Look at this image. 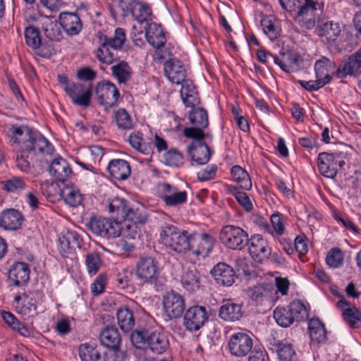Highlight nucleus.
<instances>
[{
    "label": "nucleus",
    "instance_id": "b1692460",
    "mask_svg": "<svg viewBox=\"0 0 361 361\" xmlns=\"http://www.w3.org/2000/svg\"><path fill=\"white\" fill-rule=\"evenodd\" d=\"M145 37L149 44L154 48L160 49L163 47L166 38L160 24L151 23L145 28Z\"/></svg>",
    "mask_w": 361,
    "mask_h": 361
},
{
    "label": "nucleus",
    "instance_id": "f257e3e1",
    "mask_svg": "<svg viewBox=\"0 0 361 361\" xmlns=\"http://www.w3.org/2000/svg\"><path fill=\"white\" fill-rule=\"evenodd\" d=\"M130 341L137 349H149L155 354H162L169 346L167 336L162 331L137 327L130 334Z\"/></svg>",
    "mask_w": 361,
    "mask_h": 361
},
{
    "label": "nucleus",
    "instance_id": "4c0bfd02",
    "mask_svg": "<svg viewBox=\"0 0 361 361\" xmlns=\"http://www.w3.org/2000/svg\"><path fill=\"white\" fill-rule=\"evenodd\" d=\"M308 331L312 341L321 343L326 341V331L324 324L318 318H314L309 321Z\"/></svg>",
    "mask_w": 361,
    "mask_h": 361
},
{
    "label": "nucleus",
    "instance_id": "a18cd8bd",
    "mask_svg": "<svg viewBox=\"0 0 361 361\" xmlns=\"http://www.w3.org/2000/svg\"><path fill=\"white\" fill-rule=\"evenodd\" d=\"M314 70L317 75V78H323L326 75H330L329 73L334 71L332 74L336 71V63L330 59L322 56L318 59L314 64Z\"/></svg>",
    "mask_w": 361,
    "mask_h": 361
},
{
    "label": "nucleus",
    "instance_id": "5fc2aeb1",
    "mask_svg": "<svg viewBox=\"0 0 361 361\" xmlns=\"http://www.w3.org/2000/svg\"><path fill=\"white\" fill-rule=\"evenodd\" d=\"M114 121L119 129L127 130L133 128L130 116L125 109H119L115 112Z\"/></svg>",
    "mask_w": 361,
    "mask_h": 361
},
{
    "label": "nucleus",
    "instance_id": "a878e982",
    "mask_svg": "<svg viewBox=\"0 0 361 361\" xmlns=\"http://www.w3.org/2000/svg\"><path fill=\"white\" fill-rule=\"evenodd\" d=\"M8 279L12 281L15 286L25 285L30 278V269L25 262H16L9 270Z\"/></svg>",
    "mask_w": 361,
    "mask_h": 361
},
{
    "label": "nucleus",
    "instance_id": "864d4df0",
    "mask_svg": "<svg viewBox=\"0 0 361 361\" xmlns=\"http://www.w3.org/2000/svg\"><path fill=\"white\" fill-rule=\"evenodd\" d=\"M25 37L26 44L32 48L33 49H39L42 40H41V36H40V32L34 26H29L25 28Z\"/></svg>",
    "mask_w": 361,
    "mask_h": 361
},
{
    "label": "nucleus",
    "instance_id": "09e8293b",
    "mask_svg": "<svg viewBox=\"0 0 361 361\" xmlns=\"http://www.w3.org/2000/svg\"><path fill=\"white\" fill-rule=\"evenodd\" d=\"M59 194L66 203L71 207H77L82 202L80 193L71 187L59 189Z\"/></svg>",
    "mask_w": 361,
    "mask_h": 361
},
{
    "label": "nucleus",
    "instance_id": "ea45409f",
    "mask_svg": "<svg viewBox=\"0 0 361 361\" xmlns=\"http://www.w3.org/2000/svg\"><path fill=\"white\" fill-rule=\"evenodd\" d=\"M118 324L124 332L130 331L135 325L133 312L128 307H121L117 311Z\"/></svg>",
    "mask_w": 361,
    "mask_h": 361
},
{
    "label": "nucleus",
    "instance_id": "58836bf2",
    "mask_svg": "<svg viewBox=\"0 0 361 361\" xmlns=\"http://www.w3.org/2000/svg\"><path fill=\"white\" fill-rule=\"evenodd\" d=\"M78 353L81 361H99L101 358L100 351L94 343L81 344L78 348Z\"/></svg>",
    "mask_w": 361,
    "mask_h": 361
},
{
    "label": "nucleus",
    "instance_id": "49530a36",
    "mask_svg": "<svg viewBox=\"0 0 361 361\" xmlns=\"http://www.w3.org/2000/svg\"><path fill=\"white\" fill-rule=\"evenodd\" d=\"M189 120L192 125L207 128L209 125L208 115L207 111L201 107H192L189 114Z\"/></svg>",
    "mask_w": 361,
    "mask_h": 361
},
{
    "label": "nucleus",
    "instance_id": "473e14b6",
    "mask_svg": "<svg viewBox=\"0 0 361 361\" xmlns=\"http://www.w3.org/2000/svg\"><path fill=\"white\" fill-rule=\"evenodd\" d=\"M181 283L190 292H195L200 288V274L195 267H188L183 271Z\"/></svg>",
    "mask_w": 361,
    "mask_h": 361
},
{
    "label": "nucleus",
    "instance_id": "052dcab7",
    "mask_svg": "<svg viewBox=\"0 0 361 361\" xmlns=\"http://www.w3.org/2000/svg\"><path fill=\"white\" fill-rule=\"evenodd\" d=\"M183 155L176 148L169 149L164 155L165 164L171 166L183 165Z\"/></svg>",
    "mask_w": 361,
    "mask_h": 361
},
{
    "label": "nucleus",
    "instance_id": "c85d7f7f",
    "mask_svg": "<svg viewBox=\"0 0 361 361\" xmlns=\"http://www.w3.org/2000/svg\"><path fill=\"white\" fill-rule=\"evenodd\" d=\"M99 341L109 349L120 348L121 337L115 326H106L100 331Z\"/></svg>",
    "mask_w": 361,
    "mask_h": 361
},
{
    "label": "nucleus",
    "instance_id": "a19ab883",
    "mask_svg": "<svg viewBox=\"0 0 361 361\" xmlns=\"http://www.w3.org/2000/svg\"><path fill=\"white\" fill-rule=\"evenodd\" d=\"M197 241L195 243V248L192 252L197 255L208 254L214 247L215 240L208 234L203 233L200 237L195 235Z\"/></svg>",
    "mask_w": 361,
    "mask_h": 361
},
{
    "label": "nucleus",
    "instance_id": "4be33fe9",
    "mask_svg": "<svg viewBox=\"0 0 361 361\" xmlns=\"http://www.w3.org/2000/svg\"><path fill=\"white\" fill-rule=\"evenodd\" d=\"M23 221V214L15 209L2 212L0 216V226L8 231L19 229Z\"/></svg>",
    "mask_w": 361,
    "mask_h": 361
},
{
    "label": "nucleus",
    "instance_id": "a211bd4d",
    "mask_svg": "<svg viewBox=\"0 0 361 361\" xmlns=\"http://www.w3.org/2000/svg\"><path fill=\"white\" fill-rule=\"evenodd\" d=\"M210 274L218 284L225 286H231L236 278L233 268L224 262L216 264L210 271Z\"/></svg>",
    "mask_w": 361,
    "mask_h": 361
},
{
    "label": "nucleus",
    "instance_id": "bb28decb",
    "mask_svg": "<svg viewBox=\"0 0 361 361\" xmlns=\"http://www.w3.org/2000/svg\"><path fill=\"white\" fill-rule=\"evenodd\" d=\"M269 350L277 353L281 361H295L296 354L290 343L274 338L269 342Z\"/></svg>",
    "mask_w": 361,
    "mask_h": 361
},
{
    "label": "nucleus",
    "instance_id": "1a4fd4ad",
    "mask_svg": "<svg viewBox=\"0 0 361 361\" xmlns=\"http://www.w3.org/2000/svg\"><path fill=\"white\" fill-rule=\"evenodd\" d=\"M252 335L245 332L233 334L228 343L229 352L233 356L243 357L247 356L253 348Z\"/></svg>",
    "mask_w": 361,
    "mask_h": 361
},
{
    "label": "nucleus",
    "instance_id": "4468645a",
    "mask_svg": "<svg viewBox=\"0 0 361 361\" xmlns=\"http://www.w3.org/2000/svg\"><path fill=\"white\" fill-rule=\"evenodd\" d=\"M160 197L169 207H176L183 204L187 201V192L178 191L176 187L168 183L159 185Z\"/></svg>",
    "mask_w": 361,
    "mask_h": 361
},
{
    "label": "nucleus",
    "instance_id": "7ed1b4c3",
    "mask_svg": "<svg viewBox=\"0 0 361 361\" xmlns=\"http://www.w3.org/2000/svg\"><path fill=\"white\" fill-rule=\"evenodd\" d=\"M102 44L97 51V58L104 63L111 64L118 56L117 51L121 49L126 41V33L123 28L117 27L114 37L100 36Z\"/></svg>",
    "mask_w": 361,
    "mask_h": 361
},
{
    "label": "nucleus",
    "instance_id": "c756f323",
    "mask_svg": "<svg viewBox=\"0 0 361 361\" xmlns=\"http://www.w3.org/2000/svg\"><path fill=\"white\" fill-rule=\"evenodd\" d=\"M129 207L128 202L125 199L118 197L113 198L109 202L108 206L109 212L111 214L112 218L114 219V221L120 224V226H121L123 221L125 220L126 212L128 211Z\"/></svg>",
    "mask_w": 361,
    "mask_h": 361
},
{
    "label": "nucleus",
    "instance_id": "338daca9",
    "mask_svg": "<svg viewBox=\"0 0 361 361\" xmlns=\"http://www.w3.org/2000/svg\"><path fill=\"white\" fill-rule=\"evenodd\" d=\"M126 357V352L120 348H112L104 353V361H124Z\"/></svg>",
    "mask_w": 361,
    "mask_h": 361
},
{
    "label": "nucleus",
    "instance_id": "412c9836",
    "mask_svg": "<svg viewBox=\"0 0 361 361\" xmlns=\"http://www.w3.org/2000/svg\"><path fill=\"white\" fill-rule=\"evenodd\" d=\"M59 23L68 35H78L82 24L80 17L75 13L64 12L59 15Z\"/></svg>",
    "mask_w": 361,
    "mask_h": 361
},
{
    "label": "nucleus",
    "instance_id": "e433bc0d",
    "mask_svg": "<svg viewBox=\"0 0 361 361\" xmlns=\"http://www.w3.org/2000/svg\"><path fill=\"white\" fill-rule=\"evenodd\" d=\"M132 16L140 23L148 21L152 15L148 5L137 1L130 3L127 7Z\"/></svg>",
    "mask_w": 361,
    "mask_h": 361
},
{
    "label": "nucleus",
    "instance_id": "f03ea898",
    "mask_svg": "<svg viewBox=\"0 0 361 361\" xmlns=\"http://www.w3.org/2000/svg\"><path fill=\"white\" fill-rule=\"evenodd\" d=\"M9 133L13 142L20 144V147L27 145L30 148H37L39 152L46 154H52L54 151L51 143L43 135L33 132L27 126L12 125Z\"/></svg>",
    "mask_w": 361,
    "mask_h": 361
},
{
    "label": "nucleus",
    "instance_id": "39448f33",
    "mask_svg": "<svg viewBox=\"0 0 361 361\" xmlns=\"http://www.w3.org/2000/svg\"><path fill=\"white\" fill-rule=\"evenodd\" d=\"M87 226L92 233L106 239L117 238L121 232L120 224L100 216L91 217Z\"/></svg>",
    "mask_w": 361,
    "mask_h": 361
},
{
    "label": "nucleus",
    "instance_id": "9d476101",
    "mask_svg": "<svg viewBox=\"0 0 361 361\" xmlns=\"http://www.w3.org/2000/svg\"><path fill=\"white\" fill-rule=\"evenodd\" d=\"M135 275L142 283H156L159 275L157 262L152 257L140 259L136 264Z\"/></svg>",
    "mask_w": 361,
    "mask_h": 361
},
{
    "label": "nucleus",
    "instance_id": "0eeeda50",
    "mask_svg": "<svg viewBox=\"0 0 361 361\" xmlns=\"http://www.w3.org/2000/svg\"><path fill=\"white\" fill-rule=\"evenodd\" d=\"M162 305L167 320L180 318L185 310V300L180 293L171 290L163 295Z\"/></svg>",
    "mask_w": 361,
    "mask_h": 361
},
{
    "label": "nucleus",
    "instance_id": "69168bd1",
    "mask_svg": "<svg viewBox=\"0 0 361 361\" xmlns=\"http://www.w3.org/2000/svg\"><path fill=\"white\" fill-rule=\"evenodd\" d=\"M4 189L10 192H13L18 189H23L25 183L24 180L18 177H14L10 180L3 182Z\"/></svg>",
    "mask_w": 361,
    "mask_h": 361
},
{
    "label": "nucleus",
    "instance_id": "cd10ccee",
    "mask_svg": "<svg viewBox=\"0 0 361 361\" xmlns=\"http://www.w3.org/2000/svg\"><path fill=\"white\" fill-rule=\"evenodd\" d=\"M317 164L319 171L324 176L333 178L336 176V162L333 154L319 153L317 158Z\"/></svg>",
    "mask_w": 361,
    "mask_h": 361
},
{
    "label": "nucleus",
    "instance_id": "2f4dec72",
    "mask_svg": "<svg viewBox=\"0 0 361 361\" xmlns=\"http://www.w3.org/2000/svg\"><path fill=\"white\" fill-rule=\"evenodd\" d=\"M187 153L191 161L198 165L207 164L211 156L209 148L207 144L199 145H188Z\"/></svg>",
    "mask_w": 361,
    "mask_h": 361
},
{
    "label": "nucleus",
    "instance_id": "c9c22d12",
    "mask_svg": "<svg viewBox=\"0 0 361 361\" xmlns=\"http://www.w3.org/2000/svg\"><path fill=\"white\" fill-rule=\"evenodd\" d=\"M38 151L37 148H30L27 145L21 147L20 154L16 157L17 167L22 171L28 172L33 165V159Z\"/></svg>",
    "mask_w": 361,
    "mask_h": 361
},
{
    "label": "nucleus",
    "instance_id": "603ef678",
    "mask_svg": "<svg viewBox=\"0 0 361 361\" xmlns=\"http://www.w3.org/2000/svg\"><path fill=\"white\" fill-rule=\"evenodd\" d=\"M42 30L44 35L50 40L60 41L63 37L60 25L56 21L52 22L48 20L44 23Z\"/></svg>",
    "mask_w": 361,
    "mask_h": 361
},
{
    "label": "nucleus",
    "instance_id": "aec40b11",
    "mask_svg": "<svg viewBox=\"0 0 361 361\" xmlns=\"http://www.w3.org/2000/svg\"><path fill=\"white\" fill-rule=\"evenodd\" d=\"M197 241L195 234H189L188 231H178L169 245L171 250L179 252H185L190 250H194L195 243Z\"/></svg>",
    "mask_w": 361,
    "mask_h": 361
},
{
    "label": "nucleus",
    "instance_id": "79ce46f5",
    "mask_svg": "<svg viewBox=\"0 0 361 361\" xmlns=\"http://www.w3.org/2000/svg\"><path fill=\"white\" fill-rule=\"evenodd\" d=\"M101 254L97 251L87 252L85 256V264L90 276L95 275L102 266Z\"/></svg>",
    "mask_w": 361,
    "mask_h": 361
},
{
    "label": "nucleus",
    "instance_id": "20e7f679",
    "mask_svg": "<svg viewBox=\"0 0 361 361\" xmlns=\"http://www.w3.org/2000/svg\"><path fill=\"white\" fill-rule=\"evenodd\" d=\"M308 316V310L300 300H293L286 307H277L274 311L276 322L284 328L290 326L295 322L305 321Z\"/></svg>",
    "mask_w": 361,
    "mask_h": 361
},
{
    "label": "nucleus",
    "instance_id": "7c9ffc66",
    "mask_svg": "<svg viewBox=\"0 0 361 361\" xmlns=\"http://www.w3.org/2000/svg\"><path fill=\"white\" fill-rule=\"evenodd\" d=\"M49 173L56 181L63 183L72 173V170L66 160L59 158L52 161L49 166Z\"/></svg>",
    "mask_w": 361,
    "mask_h": 361
},
{
    "label": "nucleus",
    "instance_id": "423d86ee",
    "mask_svg": "<svg viewBox=\"0 0 361 361\" xmlns=\"http://www.w3.org/2000/svg\"><path fill=\"white\" fill-rule=\"evenodd\" d=\"M219 239L228 248L231 250H243L248 244V235L241 228L227 225L222 228Z\"/></svg>",
    "mask_w": 361,
    "mask_h": 361
},
{
    "label": "nucleus",
    "instance_id": "c03bdc74",
    "mask_svg": "<svg viewBox=\"0 0 361 361\" xmlns=\"http://www.w3.org/2000/svg\"><path fill=\"white\" fill-rule=\"evenodd\" d=\"M1 317L9 327H11L13 330L18 331L20 335L25 337L30 336V330L22 323H20L11 312L2 311Z\"/></svg>",
    "mask_w": 361,
    "mask_h": 361
},
{
    "label": "nucleus",
    "instance_id": "0e129e2a",
    "mask_svg": "<svg viewBox=\"0 0 361 361\" xmlns=\"http://www.w3.org/2000/svg\"><path fill=\"white\" fill-rule=\"evenodd\" d=\"M247 293L252 300L258 302L262 298L267 296L268 290L266 289L264 285H258L248 288Z\"/></svg>",
    "mask_w": 361,
    "mask_h": 361
},
{
    "label": "nucleus",
    "instance_id": "ddd939ff",
    "mask_svg": "<svg viewBox=\"0 0 361 361\" xmlns=\"http://www.w3.org/2000/svg\"><path fill=\"white\" fill-rule=\"evenodd\" d=\"M361 75V47L350 55L346 60L341 61L334 75L344 78L347 75L358 77Z\"/></svg>",
    "mask_w": 361,
    "mask_h": 361
},
{
    "label": "nucleus",
    "instance_id": "6ab92c4d",
    "mask_svg": "<svg viewBox=\"0 0 361 361\" xmlns=\"http://www.w3.org/2000/svg\"><path fill=\"white\" fill-rule=\"evenodd\" d=\"M243 305L235 303L231 300L224 302L219 310V317L226 322H235L240 321L244 316Z\"/></svg>",
    "mask_w": 361,
    "mask_h": 361
},
{
    "label": "nucleus",
    "instance_id": "680f3d73",
    "mask_svg": "<svg viewBox=\"0 0 361 361\" xmlns=\"http://www.w3.org/2000/svg\"><path fill=\"white\" fill-rule=\"evenodd\" d=\"M261 26L271 40H274L279 36V28L271 22L269 18H263L261 20Z\"/></svg>",
    "mask_w": 361,
    "mask_h": 361
},
{
    "label": "nucleus",
    "instance_id": "f704fd0d",
    "mask_svg": "<svg viewBox=\"0 0 361 361\" xmlns=\"http://www.w3.org/2000/svg\"><path fill=\"white\" fill-rule=\"evenodd\" d=\"M180 83L182 88L180 92L183 102L186 106L194 107L200 102L196 87L190 80L185 79Z\"/></svg>",
    "mask_w": 361,
    "mask_h": 361
},
{
    "label": "nucleus",
    "instance_id": "6e6d98bb",
    "mask_svg": "<svg viewBox=\"0 0 361 361\" xmlns=\"http://www.w3.org/2000/svg\"><path fill=\"white\" fill-rule=\"evenodd\" d=\"M129 143L130 145L140 152L144 154H149L151 152V148L149 145L143 142L142 134L139 132L133 133L129 136Z\"/></svg>",
    "mask_w": 361,
    "mask_h": 361
},
{
    "label": "nucleus",
    "instance_id": "dca6fc26",
    "mask_svg": "<svg viewBox=\"0 0 361 361\" xmlns=\"http://www.w3.org/2000/svg\"><path fill=\"white\" fill-rule=\"evenodd\" d=\"M64 90L74 104L83 106L90 105L92 94V86L85 90L84 85L73 82L68 87H64Z\"/></svg>",
    "mask_w": 361,
    "mask_h": 361
},
{
    "label": "nucleus",
    "instance_id": "37998d69",
    "mask_svg": "<svg viewBox=\"0 0 361 361\" xmlns=\"http://www.w3.org/2000/svg\"><path fill=\"white\" fill-rule=\"evenodd\" d=\"M231 175L234 181L237 182L240 187L244 190L252 188V181L247 172L241 166L235 165L231 168Z\"/></svg>",
    "mask_w": 361,
    "mask_h": 361
},
{
    "label": "nucleus",
    "instance_id": "9b49d317",
    "mask_svg": "<svg viewBox=\"0 0 361 361\" xmlns=\"http://www.w3.org/2000/svg\"><path fill=\"white\" fill-rule=\"evenodd\" d=\"M208 320V314L204 306L192 305L185 310L183 325L190 331H197Z\"/></svg>",
    "mask_w": 361,
    "mask_h": 361
},
{
    "label": "nucleus",
    "instance_id": "de8ad7c7",
    "mask_svg": "<svg viewBox=\"0 0 361 361\" xmlns=\"http://www.w3.org/2000/svg\"><path fill=\"white\" fill-rule=\"evenodd\" d=\"M179 229L171 224L164 222L160 225L159 241L166 247H169L173 238Z\"/></svg>",
    "mask_w": 361,
    "mask_h": 361
},
{
    "label": "nucleus",
    "instance_id": "72a5a7b5",
    "mask_svg": "<svg viewBox=\"0 0 361 361\" xmlns=\"http://www.w3.org/2000/svg\"><path fill=\"white\" fill-rule=\"evenodd\" d=\"M107 169L110 175L119 180H126L131 172L129 163L120 159L111 160Z\"/></svg>",
    "mask_w": 361,
    "mask_h": 361
},
{
    "label": "nucleus",
    "instance_id": "8fccbe9b",
    "mask_svg": "<svg viewBox=\"0 0 361 361\" xmlns=\"http://www.w3.org/2000/svg\"><path fill=\"white\" fill-rule=\"evenodd\" d=\"M113 75L120 83H124L131 77L132 70L127 62L122 61L111 67Z\"/></svg>",
    "mask_w": 361,
    "mask_h": 361
},
{
    "label": "nucleus",
    "instance_id": "bf43d9fd",
    "mask_svg": "<svg viewBox=\"0 0 361 361\" xmlns=\"http://www.w3.org/2000/svg\"><path fill=\"white\" fill-rule=\"evenodd\" d=\"M326 264L332 268H338L343 262V253L338 247L330 250L326 257Z\"/></svg>",
    "mask_w": 361,
    "mask_h": 361
},
{
    "label": "nucleus",
    "instance_id": "3c124183",
    "mask_svg": "<svg viewBox=\"0 0 361 361\" xmlns=\"http://www.w3.org/2000/svg\"><path fill=\"white\" fill-rule=\"evenodd\" d=\"M204 128H200V126H193L190 128H185L183 130V135L185 137L191 138L193 140L190 145H199L201 144H206L204 139L207 137L203 131Z\"/></svg>",
    "mask_w": 361,
    "mask_h": 361
},
{
    "label": "nucleus",
    "instance_id": "6e6552de",
    "mask_svg": "<svg viewBox=\"0 0 361 361\" xmlns=\"http://www.w3.org/2000/svg\"><path fill=\"white\" fill-rule=\"evenodd\" d=\"M318 2L313 0L298 1V11L295 20L301 27L311 30L315 26L317 16H318Z\"/></svg>",
    "mask_w": 361,
    "mask_h": 361
},
{
    "label": "nucleus",
    "instance_id": "4d7b16f0",
    "mask_svg": "<svg viewBox=\"0 0 361 361\" xmlns=\"http://www.w3.org/2000/svg\"><path fill=\"white\" fill-rule=\"evenodd\" d=\"M332 79L331 75H326L324 78H317L316 80H298V82L306 90L312 92L318 90L319 88L324 86L326 84L330 82Z\"/></svg>",
    "mask_w": 361,
    "mask_h": 361
},
{
    "label": "nucleus",
    "instance_id": "13d9d810",
    "mask_svg": "<svg viewBox=\"0 0 361 361\" xmlns=\"http://www.w3.org/2000/svg\"><path fill=\"white\" fill-rule=\"evenodd\" d=\"M343 319L352 328L357 327V323L361 321V312L355 307H348L342 313Z\"/></svg>",
    "mask_w": 361,
    "mask_h": 361
},
{
    "label": "nucleus",
    "instance_id": "e2e57ef3",
    "mask_svg": "<svg viewBox=\"0 0 361 361\" xmlns=\"http://www.w3.org/2000/svg\"><path fill=\"white\" fill-rule=\"evenodd\" d=\"M123 222H130L133 225H143L147 221V216L145 214L140 212L138 209L133 210L129 207L128 211L126 212V217Z\"/></svg>",
    "mask_w": 361,
    "mask_h": 361
},
{
    "label": "nucleus",
    "instance_id": "f8f14e48",
    "mask_svg": "<svg viewBox=\"0 0 361 361\" xmlns=\"http://www.w3.org/2000/svg\"><path fill=\"white\" fill-rule=\"evenodd\" d=\"M94 92L99 103L105 108L113 107L116 105L120 97L118 90L110 81L98 82Z\"/></svg>",
    "mask_w": 361,
    "mask_h": 361
},
{
    "label": "nucleus",
    "instance_id": "5701e85b",
    "mask_svg": "<svg viewBox=\"0 0 361 361\" xmlns=\"http://www.w3.org/2000/svg\"><path fill=\"white\" fill-rule=\"evenodd\" d=\"M164 72L170 81L180 84L185 80V69L182 63L175 59H170L164 63Z\"/></svg>",
    "mask_w": 361,
    "mask_h": 361
},
{
    "label": "nucleus",
    "instance_id": "2eb2a0df",
    "mask_svg": "<svg viewBox=\"0 0 361 361\" xmlns=\"http://www.w3.org/2000/svg\"><path fill=\"white\" fill-rule=\"evenodd\" d=\"M247 245L250 256L257 262L262 263L271 254L267 240L261 235H252L250 239H248Z\"/></svg>",
    "mask_w": 361,
    "mask_h": 361
},
{
    "label": "nucleus",
    "instance_id": "774afa93",
    "mask_svg": "<svg viewBox=\"0 0 361 361\" xmlns=\"http://www.w3.org/2000/svg\"><path fill=\"white\" fill-rule=\"evenodd\" d=\"M107 281L106 274H99L92 284V293L94 295H98L103 293Z\"/></svg>",
    "mask_w": 361,
    "mask_h": 361
},
{
    "label": "nucleus",
    "instance_id": "393cba45",
    "mask_svg": "<svg viewBox=\"0 0 361 361\" xmlns=\"http://www.w3.org/2000/svg\"><path fill=\"white\" fill-rule=\"evenodd\" d=\"M317 35L327 44L334 42L341 33V27L338 23L328 21L322 23L317 28Z\"/></svg>",
    "mask_w": 361,
    "mask_h": 361
},
{
    "label": "nucleus",
    "instance_id": "f3484780",
    "mask_svg": "<svg viewBox=\"0 0 361 361\" xmlns=\"http://www.w3.org/2000/svg\"><path fill=\"white\" fill-rule=\"evenodd\" d=\"M59 250L63 257H68V255L73 254L76 249L81 247L82 238L75 231H67L61 234L59 238Z\"/></svg>",
    "mask_w": 361,
    "mask_h": 361
}]
</instances>
